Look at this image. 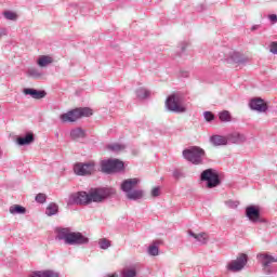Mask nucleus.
I'll list each match as a JSON object with an SVG mask.
<instances>
[{"label": "nucleus", "mask_w": 277, "mask_h": 277, "mask_svg": "<svg viewBox=\"0 0 277 277\" xmlns=\"http://www.w3.org/2000/svg\"><path fill=\"white\" fill-rule=\"evenodd\" d=\"M116 194L113 188H93L87 192H78L69 197L72 205H91V202H103L105 198Z\"/></svg>", "instance_id": "obj_1"}, {"label": "nucleus", "mask_w": 277, "mask_h": 277, "mask_svg": "<svg viewBox=\"0 0 277 277\" xmlns=\"http://www.w3.org/2000/svg\"><path fill=\"white\" fill-rule=\"evenodd\" d=\"M55 234L56 239H58V241H64L67 246H83L90 241L83 234L72 232L68 227H58L55 229Z\"/></svg>", "instance_id": "obj_2"}, {"label": "nucleus", "mask_w": 277, "mask_h": 277, "mask_svg": "<svg viewBox=\"0 0 277 277\" xmlns=\"http://www.w3.org/2000/svg\"><path fill=\"white\" fill-rule=\"evenodd\" d=\"M205 149L198 146H192L183 150V157L186 161H190L194 166H202L205 163Z\"/></svg>", "instance_id": "obj_3"}, {"label": "nucleus", "mask_w": 277, "mask_h": 277, "mask_svg": "<svg viewBox=\"0 0 277 277\" xmlns=\"http://www.w3.org/2000/svg\"><path fill=\"white\" fill-rule=\"evenodd\" d=\"M92 114L93 113L91 108H88V107L76 108L65 114H62L60 116V119L62 120V122H77L79 118H90Z\"/></svg>", "instance_id": "obj_4"}, {"label": "nucleus", "mask_w": 277, "mask_h": 277, "mask_svg": "<svg viewBox=\"0 0 277 277\" xmlns=\"http://www.w3.org/2000/svg\"><path fill=\"white\" fill-rule=\"evenodd\" d=\"M74 172L78 176H91L96 172V162L90 160L88 162H77L74 166Z\"/></svg>", "instance_id": "obj_5"}, {"label": "nucleus", "mask_w": 277, "mask_h": 277, "mask_svg": "<svg viewBox=\"0 0 277 277\" xmlns=\"http://www.w3.org/2000/svg\"><path fill=\"white\" fill-rule=\"evenodd\" d=\"M101 170L105 174H111V172H120V170H124V162L118 159L102 160Z\"/></svg>", "instance_id": "obj_6"}, {"label": "nucleus", "mask_w": 277, "mask_h": 277, "mask_svg": "<svg viewBox=\"0 0 277 277\" xmlns=\"http://www.w3.org/2000/svg\"><path fill=\"white\" fill-rule=\"evenodd\" d=\"M200 179L201 181L207 182V187L209 189H213V187H217V185H220L221 183L220 174H217V171H215L214 169H207L202 171Z\"/></svg>", "instance_id": "obj_7"}, {"label": "nucleus", "mask_w": 277, "mask_h": 277, "mask_svg": "<svg viewBox=\"0 0 277 277\" xmlns=\"http://www.w3.org/2000/svg\"><path fill=\"white\" fill-rule=\"evenodd\" d=\"M256 259L261 263L264 274H272V268L269 267L272 263H277V258L271 255L269 252H261L258 253Z\"/></svg>", "instance_id": "obj_8"}, {"label": "nucleus", "mask_w": 277, "mask_h": 277, "mask_svg": "<svg viewBox=\"0 0 277 277\" xmlns=\"http://www.w3.org/2000/svg\"><path fill=\"white\" fill-rule=\"evenodd\" d=\"M182 100L181 96L174 94L170 95L167 98L166 105L169 109V111H175L176 114H183L185 111V107L181 105Z\"/></svg>", "instance_id": "obj_9"}, {"label": "nucleus", "mask_w": 277, "mask_h": 277, "mask_svg": "<svg viewBox=\"0 0 277 277\" xmlns=\"http://www.w3.org/2000/svg\"><path fill=\"white\" fill-rule=\"evenodd\" d=\"M248 265V254L240 253L236 260L227 264L229 272H241Z\"/></svg>", "instance_id": "obj_10"}, {"label": "nucleus", "mask_w": 277, "mask_h": 277, "mask_svg": "<svg viewBox=\"0 0 277 277\" xmlns=\"http://www.w3.org/2000/svg\"><path fill=\"white\" fill-rule=\"evenodd\" d=\"M249 107L254 111L264 113L267 109V104L263 98L255 97L250 101Z\"/></svg>", "instance_id": "obj_11"}, {"label": "nucleus", "mask_w": 277, "mask_h": 277, "mask_svg": "<svg viewBox=\"0 0 277 277\" xmlns=\"http://www.w3.org/2000/svg\"><path fill=\"white\" fill-rule=\"evenodd\" d=\"M137 185H140V179H128L121 183V190L129 194L130 192H133V188L137 187Z\"/></svg>", "instance_id": "obj_12"}, {"label": "nucleus", "mask_w": 277, "mask_h": 277, "mask_svg": "<svg viewBox=\"0 0 277 277\" xmlns=\"http://www.w3.org/2000/svg\"><path fill=\"white\" fill-rule=\"evenodd\" d=\"M227 60H230L235 64H248L250 62V58L245 56L243 54L235 51H230L228 53Z\"/></svg>", "instance_id": "obj_13"}, {"label": "nucleus", "mask_w": 277, "mask_h": 277, "mask_svg": "<svg viewBox=\"0 0 277 277\" xmlns=\"http://www.w3.org/2000/svg\"><path fill=\"white\" fill-rule=\"evenodd\" d=\"M246 215L251 222H259L261 220V211L254 206L247 207Z\"/></svg>", "instance_id": "obj_14"}, {"label": "nucleus", "mask_w": 277, "mask_h": 277, "mask_svg": "<svg viewBox=\"0 0 277 277\" xmlns=\"http://www.w3.org/2000/svg\"><path fill=\"white\" fill-rule=\"evenodd\" d=\"M23 93L26 96H31V98H36L37 101H39L40 98H44V96H47V91H38L36 89H24Z\"/></svg>", "instance_id": "obj_15"}, {"label": "nucleus", "mask_w": 277, "mask_h": 277, "mask_svg": "<svg viewBox=\"0 0 277 277\" xmlns=\"http://www.w3.org/2000/svg\"><path fill=\"white\" fill-rule=\"evenodd\" d=\"M227 142H230V144H243L246 142V135L234 132L227 135Z\"/></svg>", "instance_id": "obj_16"}, {"label": "nucleus", "mask_w": 277, "mask_h": 277, "mask_svg": "<svg viewBox=\"0 0 277 277\" xmlns=\"http://www.w3.org/2000/svg\"><path fill=\"white\" fill-rule=\"evenodd\" d=\"M210 142L213 146H226L228 144V138L216 134L210 137Z\"/></svg>", "instance_id": "obj_17"}, {"label": "nucleus", "mask_w": 277, "mask_h": 277, "mask_svg": "<svg viewBox=\"0 0 277 277\" xmlns=\"http://www.w3.org/2000/svg\"><path fill=\"white\" fill-rule=\"evenodd\" d=\"M188 234L190 237H194V239L199 241L201 246H206V243L209 241V234L207 233L195 234L194 232L189 230Z\"/></svg>", "instance_id": "obj_18"}, {"label": "nucleus", "mask_w": 277, "mask_h": 277, "mask_svg": "<svg viewBox=\"0 0 277 277\" xmlns=\"http://www.w3.org/2000/svg\"><path fill=\"white\" fill-rule=\"evenodd\" d=\"M30 277H60L54 271H35L30 273Z\"/></svg>", "instance_id": "obj_19"}, {"label": "nucleus", "mask_w": 277, "mask_h": 277, "mask_svg": "<svg viewBox=\"0 0 277 277\" xmlns=\"http://www.w3.org/2000/svg\"><path fill=\"white\" fill-rule=\"evenodd\" d=\"M34 134L28 133L25 136L17 137L16 142L18 146H27L34 142Z\"/></svg>", "instance_id": "obj_20"}, {"label": "nucleus", "mask_w": 277, "mask_h": 277, "mask_svg": "<svg viewBox=\"0 0 277 277\" xmlns=\"http://www.w3.org/2000/svg\"><path fill=\"white\" fill-rule=\"evenodd\" d=\"M9 212L12 215H25L27 213V209L19 205H13L10 207Z\"/></svg>", "instance_id": "obj_21"}, {"label": "nucleus", "mask_w": 277, "mask_h": 277, "mask_svg": "<svg viewBox=\"0 0 277 277\" xmlns=\"http://www.w3.org/2000/svg\"><path fill=\"white\" fill-rule=\"evenodd\" d=\"M159 246H161V240L154 241V243L148 247V250H147L148 254L150 256H158L159 255Z\"/></svg>", "instance_id": "obj_22"}, {"label": "nucleus", "mask_w": 277, "mask_h": 277, "mask_svg": "<svg viewBox=\"0 0 277 277\" xmlns=\"http://www.w3.org/2000/svg\"><path fill=\"white\" fill-rule=\"evenodd\" d=\"M38 66L40 68H45V66H49V64H53V57L49 55H41L37 61Z\"/></svg>", "instance_id": "obj_23"}, {"label": "nucleus", "mask_w": 277, "mask_h": 277, "mask_svg": "<svg viewBox=\"0 0 277 277\" xmlns=\"http://www.w3.org/2000/svg\"><path fill=\"white\" fill-rule=\"evenodd\" d=\"M127 198L129 200H141V198H144V190L142 189H135L131 190L127 194Z\"/></svg>", "instance_id": "obj_24"}, {"label": "nucleus", "mask_w": 277, "mask_h": 277, "mask_svg": "<svg viewBox=\"0 0 277 277\" xmlns=\"http://www.w3.org/2000/svg\"><path fill=\"white\" fill-rule=\"evenodd\" d=\"M70 136L72 137V140H79L81 137H85V131H83V129L81 128H76L70 131Z\"/></svg>", "instance_id": "obj_25"}, {"label": "nucleus", "mask_w": 277, "mask_h": 277, "mask_svg": "<svg viewBox=\"0 0 277 277\" xmlns=\"http://www.w3.org/2000/svg\"><path fill=\"white\" fill-rule=\"evenodd\" d=\"M108 150H113V153H122L124 148H127L126 145H122L120 143H113L107 145Z\"/></svg>", "instance_id": "obj_26"}, {"label": "nucleus", "mask_w": 277, "mask_h": 277, "mask_svg": "<svg viewBox=\"0 0 277 277\" xmlns=\"http://www.w3.org/2000/svg\"><path fill=\"white\" fill-rule=\"evenodd\" d=\"M136 276H137V272L135 271V268L124 267L121 272V277H136Z\"/></svg>", "instance_id": "obj_27"}, {"label": "nucleus", "mask_w": 277, "mask_h": 277, "mask_svg": "<svg viewBox=\"0 0 277 277\" xmlns=\"http://www.w3.org/2000/svg\"><path fill=\"white\" fill-rule=\"evenodd\" d=\"M60 210V207L56 203H50L45 210V213L51 216L55 215L57 211Z\"/></svg>", "instance_id": "obj_28"}, {"label": "nucleus", "mask_w": 277, "mask_h": 277, "mask_svg": "<svg viewBox=\"0 0 277 277\" xmlns=\"http://www.w3.org/2000/svg\"><path fill=\"white\" fill-rule=\"evenodd\" d=\"M221 122H230V113L228 110H223L219 114Z\"/></svg>", "instance_id": "obj_29"}, {"label": "nucleus", "mask_w": 277, "mask_h": 277, "mask_svg": "<svg viewBox=\"0 0 277 277\" xmlns=\"http://www.w3.org/2000/svg\"><path fill=\"white\" fill-rule=\"evenodd\" d=\"M137 98H148L150 96V91L141 88L136 91Z\"/></svg>", "instance_id": "obj_30"}, {"label": "nucleus", "mask_w": 277, "mask_h": 277, "mask_svg": "<svg viewBox=\"0 0 277 277\" xmlns=\"http://www.w3.org/2000/svg\"><path fill=\"white\" fill-rule=\"evenodd\" d=\"M28 77H32V79H40V77H42V72L37 68H30L28 69Z\"/></svg>", "instance_id": "obj_31"}, {"label": "nucleus", "mask_w": 277, "mask_h": 277, "mask_svg": "<svg viewBox=\"0 0 277 277\" xmlns=\"http://www.w3.org/2000/svg\"><path fill=\"white\" fill-rule=\"evenodd\" d=\"M98 246L102 250H107V248L111 247V241H109L107 238H102L98 240Z\"/></svg>", "instance_id": "obj_32"}, {"label": "nucleus", "mask_w": 277, "mask_h": 277, "mask_svg": "<svg viewBox=\"0 0 277 277\" xmlns=\"http://www.w3.org/2000/svg\"><path fill=\"white\" fill-rule=\"evenodd\" d=\"M4 18H6V21H16V18H18V15H16V13L12 12V11H5L3 13Z\"/></svg>", "instance_id": "obj_33"}, {"label": "nucleus", "mask_w": 277, "mask_h": 277, "mask_svg": "<svg viewBox=\"0 0 277 277\" xmlns=\"http://www.w3.org/2000/svg\"><path fill=\"white\" fill-rule=\"evenodd\" d=\"M36 202H39V205H44V202H47V195L39 193L36 198H35Z\"/></svg>", "instance_id": "obj_34"}, {"label": "nucleus", "mask_w": 277, "mask_h": 277, "mask_svg": "<svg viewBox=\"0 0 277 277\" xmlns=\"http://www.w3.org/2000/svg\"><path fill=\"white\" fill-rule=\"evenodd\" d=\"M203 116H205V119L207 120V122H211L212 120L215 119V115H213V113H211V111H205Z\"/></svg>", "instance_id": "obj_35"}, {"label": "nucleus", "mask_w": 277, "mask_h": 277, "mask_svg": "<svg viewBox=\"0 0 277 277\" xmlns=\"http://www.w3.org/2000/svg\"><path fill=\"white\" fill-rule=\"evenodd\" d=\"M269 51L271 53H273L274 55H277V41H273L269 45Z\"/></svg>", "instance_id": "obj_36"}, {"label": "nucleus", "mask_w": 277, "mask_h": 277, "mask_svg": "<svg viewBox=\"0 0 277 277\" xmlns=\"http://www.w3.org/2000/svg\"><path fill=\"white\" fill-rule=\"evenodd\" d=\"M227 207H229L230 209H237V207H239V201H233V200H228L226 201Z\"/></svg>", "instance_id": "obj_37"}, {"label": "nucleus", "mask_w": 277, "mask_h": 277, "mask_svg": "<svg viewBox=\"0 0 277 277\" xmlns=\"http://www.w3.org/2000/svg\"><path fill=\"white\" fill-rule=\"evenodd\" d=\"M161 194V192L159 190V187H155L153 190H151V196L154 198H157V196H159Z\"/></svg>", "instance_id": "obj_38"}, {"label": "nucleus", "mask_w": 277, "mask_h": 277, "mask_svg": "<svg viewBox=\"0 0 277 277\" xmlns=\"http://www.w3.org/2000/svg\"><path fill=\"white\" fill-rule=\"evenodd\" d=\"M173 176L174 179H181V176H183V172H181V170H175L173 172Z\"/></svg>", "instance_id": "obj_39"}, {"label": "nucleus", "mask_w": 277, "mask_h": 277, "mask_svg": "<svg viewBox=\"0 0 277 277\" xmlns=\"http://www.w3.org/2000/svg\"><path fill=\"white\" fill-rule=\"evenodd\" d=\"M268 18H269L271 23H277V15L276 14H271L268 16Z\"/></svg>", "instance_id": "obj_40"}, {"label": "nucleus", "mask_w": 277, "mask_h": 277, "mask_svg": "<svg viewBox=\"0 0 277 277\" xmlns=\"http://www.w3.org/2000/svg\"><path fill=\"white\" fill-rule=\"evenodd\" d=\"M3 36H8V29L6 28H0V38H3Z\"/></svg>", "instance_id": "obj_41"}, {"label": "nucleus", "mask_w": 277, "mask_h": 277, "mask_svg": "<svg viewBox=\"0 0 277 277\" xmlns=\"http://www.w3.org/2000/svg\"><path fill=\"white\" fill-rule=\"evenodd\" d=\"M258 28H259V25L252 26L251 31H256Z\"/></svg>", "instance_id": "obj_42"}, {"label": "nucleus", "mask_w": 277, "mask_h": 277, "mask_svg": "<svg viewBox=\"0 0 277 277\" xmlns=\"http://www.w3.org/2000/svg\"><path fill=\"white\" fill-rule=\"evenodd\" d=\"M182 77H189V72L187 71L182 72Z\"/></svg>", "instance_id": "obj_43"}, {"label": "nucleus", "mask_w": 277, "mask_h": 277, "mask_svg": "<svg viewBox=\"0 0 277 277\" xmlns=\"http://www.w3.org/2000/svg\"><path fill=\"white\" fill-rule=\"evenodd\" d=\"M107 277H118V275L114 274V275H108Z\"/></svg>", "instance_id": "obj_44"}]
</instances>
